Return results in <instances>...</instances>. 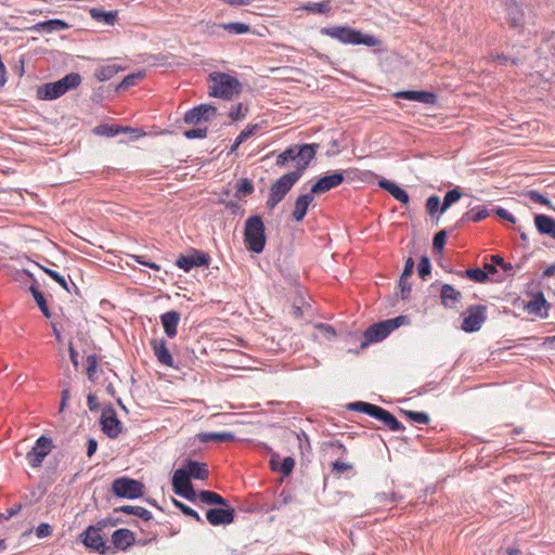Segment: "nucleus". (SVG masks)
Here are the masks:
<instances>
[{
	"mask_svg": "<svg viewBox=\"0 0 555 555\" xmlns=\"http://www.w3.org/2000/svg\"><path fill=\"white\" fill-rule=\"evenodd\" d=\"M209 80V95L211 96L231 100L238 96L242 92V83L235 77L228 74L218 72L211 73Z\"/></svg>",
	"mask_w": 555,
	"mask_h": 555,
	"instance_id": "f257e3e1",
	"label": "nucleus"
},
{
	"mask_svg": "<svg viewBox=\"0 0 555 555\" xmlns=\"http://www.w3.org/2000/svg\"><path fill=\"white\" fill-rule=\"evenodd\" d=\"M323 35L335 38L343 43L364 44L367 47H377L380 41L372 35H364L359 30L345 26L325 27L321 29Z\"/></svg>",
	"mask_w": 555,
	"mask_h": 555,
	"instance_id": "f03ea898",
	"label": "nucleus"
},
{
	"mask_svg": "<svg viewBox=\"0 0 555 555\" xmlns=\"http://www.w3.org/2000/svg\"><path fill=\"white\" fill-rule=\"evenodd\" d=\"M81 81L79 74L72 73L66 75L64 78L42 85L37 90V95L42 100H54L63 95L69 89L76 88Z\"/></svg>",
	"mask_w": 555,
	"mask_h": 555,
	"instance_id": "7ed1b4c3",
	"label": "nucleus"
},
{
	"mask_svg": "<svg viewBox=\"0 0 555 555\" xmlns=\"http://www.w3.org/2000/svg\"><path fill=\"white\" fill-rule=\"evenodd\" d=\"M245 243L254 253H261L266 245L264 224L259 216H253L245 223Z\"/></svg>",
	"mask_w": 555,
	"mask_h": 555,
	"instance_id": "20e7f679",
	"label": "nucleus"
},
{
	"mask_svg": "<svg viewBox=\"0 0 555 555\" xmlns=\"http://www.w3.org/2000/svg\"><path fill=\"white\" fill-rule=\"evenodd\" d=\"M300 179V171H292L278 179L270 189L267 207L272 210Z\"/></svg>",
	"mask_w": 555,
	"mask_h": 555,
	"instance_id": "39448f33",
	"label": "nucleus"
},
{
	"mask_svg": "<svg viewBox=\"0 0 555 555\" xmlns=\"http://www.w3.org/2000/svg\"><path fill=\"white\" fill-rule=\"evenodd\" d=\"M408 318L405 315L382 321L370 326L364 333V336L367 341H380L386 338L393 330L405 324Z\"/></svg>",
	"mask_w": 555,
	"mask_h": 555,
	"instance_id": "423d86ee",
	"label": "nucleus"
},
{
	"mask_svg": "<svg viewBox=\"0 0 555 555\" xmlns=\"http://www.w3.org/2000/svg\"><path fill=\"white\" fill-rule=\"evenodd\" d=\"M350 408L364 412L379 421H382L389 429L399 430L402 428L400 422L388 411L366 402H356L350 404Z\"/></svg>",
	"mask_w": 555,
	"mask_h": 555,
	"instance_id": "0eeeda50",
	"label": "nucleus"
},
{
	"mask_svg": "<svg viewBox=\"0 0 555 555\" xmlns=\"http://www.w3.org/2000/svg\"><path fill=\"white\" fill-rule=\"evenodd\" d=\"M112 489L114 494L119 498L135 499L143 495V485L129 478L116 479Z\"/></svg>",
	"mask_w": 555,
	"mask_h": 555,
	"instance_id": "6e6552de",
	"label": "nucleus"
},
{
	"mask_svg": "<svg viewBox=\"0 0 555 555\" xmlns=\"http://www.w3.org/2000/svg\"><path fill=\"white\" fill-rule=\"evenodd\" d=\"M172 488L177 494L182 495L190 501H194L196 499V492L190 481V475L183 468H179L173 473Z\"/></svg>",
	"mask_w": 555,
	"mask_h": 555,
	"instance_id": "1a4fd4ad",
	"label": "nucleus"
},
{
	"mask_svg": "<svg viewBox=\"0 0 555 555\" xmlns=\"http://www.w3.org/2000/svg\"><path fill=\"white\" fill-rule=\"evenodd\" d=\"M105 525L104 521H100L96 526H90L87 530L80 534L81 542L90 550L104 554L106 551L105 542L100 531Z\"/></svg>",
	"mask_w": 555,
	"mask_h": 555,
	"instance_id": "9d476101",
	"label": "nucleus"
},
{
	"mask_svg": "<svg viewBox=\"0 0 555 555\" xmlns=\"http://www.w3.org/2000/svg\"><path fill=\"white\" fill-rule=\"evenodd\" d=\"M53 449L52 440L41 436L36 446L27 453V460L33 467H40L43 459Z\"/></svg>",
	"mask_w": 555,
	"mask_h": 555,
	"instance_id": "9b49d317",
	"label": "nucleus"
},
{
	"mask_svg": "<svg viewBox=\"0 0 555 555\" xmlns=\"http://www.w3.org/2000/svg\"><path fill=\"white\" fill-rule=\"evenodd\" d=\"M486 320L485 306H472L467 309V315L463 320L462 330L465 332L479 331Z\"/></svg>",
	"mask_w": 555,
	"mask_h": 555,
	"instance_id": "f8f14e48",
	"label": "nucleus"
},
{
	"mask_svg": "<svg viewBox=\"0 0 555 555\" xmlns=\"http://www.w3.org/2000/svg\"><path fill=\"white\" fill-rule=\"evenodd\" d=\"M217 114V108L209 104H202L189 111L184 116V121L189 125H196L201 120H209Z\"/></svg>",
	"mask_w": 555,
	"mask_h": 555,
	"instance_id": "ddd939ff",
	"label": "nucleus"
},
{
	"mask_svg": "<svg viewBox=\"0 0 555 555\" xmlns=\"http://www.w3.org/2000/svg\"><path fill=\"white\" fill-rule=\"evenodd\" d=\"M101 423L103 431L111 438H116L121 433V423L113 409H105L102 412Z\"/></svg>",
	"mask_w": 555,
	"mask_h": 555,
	"instance_id": "4468645a",
	"label": "nucleus"
},
{
	"mask_svg": "<svg viewBox=\"0 0 555 555\" xmlns=\"http://www.w3.org/2000/svg\"><path fill=\"white\" fill-rule=\"evenodd\" d=\"M508 22L512 27H522L529 23L530 12L526 14L521 7L514 0L507 2Z\"/></svg>",
	"mask_w": 555,
	"mask_h": 555,
	"instance_id": "2eb2a0df",
	"label": "nucleus"
},
{
	"mask_svg": "<svg viewBox=\"0 0 555 555\" xmlns=\"http://www.w3.org/2000/svg\"><path fill=\"white\" fill-rule=\"evenodd\" d=\"M318 144H304L297 146L298 163L295 171H300V177L302 176L305 169L308 167L309 163L314 158Z\"/></svg>",
	"mask_w": 555,
	"mask_h": 555,
	"instance_id": "dca6fc26",
	"label": "nucleus"
},
{
	"mask_svg": "<svg viewBox=\"0 0 555 555\" xmlns=\"http://www.w3.org/2000/svg\"><path fill=\"white\" fill-rule=\"evenodd\" d=\"M344 181L341 172H335L330 176H325L318 180V182L311 188L312 194H321L338 186Z\"/></svg>",
	"mask_w": 555,
	"mask_h": 555,
	"instance_id": "f3484780",
	"label": "nucleus"
},
{
	"mask_svg": "<svg viewBox=\"0 0 555 555\" xmlns=\"http://www.w3.org/2000/svg\"><path fill=\"white\" fill-rule=\"evenodd\" d=\"M207 520L214 525H229L234 520L233 508H211L206 514Z\"/></svg>",
	"mask_w": 555,
	"mask_h": 555,
	"instance_id": "a211bd4d",
	"label": "nucleus"
},
{
	"mask_svg": "<svg viewBox=\"0 0 555 555\" xmlns=\"http://www.w3.org/2000/svg\"><path fill=\"white\" fill-rule=\"evenodd\" d=\"M397 98L417 101L426 104H434L436 102V95L426 91H401L395 94Z\"/></svg>",
	"mask_w": 555,
	"mask_h": 555,
	"instance_id": "6ab92c4d",
	"label": "nucleus"
},
{
	"mask_svg": "<svg viewBox=\"0 0 555 555\" xmlns=\"http://www.w3.org/2000/svg\"><path fill=\"white\" fill-rule=\"evenodd\" d=\"M112 542L116 548L126 550L133 544L134 535L128 529H118L113 533Z\"/></svg>",
	"mask_w": 555,
	"mask_h": 555,
	"instance_id": "aec40b11",
	"label": "nucleus"
},
{
	"mask_svg": "<svg viewBox=\"0 0 555 555\" xmlns=\"http://www.w3.org/2000/svg\"><path fill=\"white\" fill-rule=\"evenodd\" d=\"M312 201H313L312 193L300 195L296 199L295 207H294V210L292 214L293 218L296 221H301L304 219V217L306 216L307 209H308L309 205L312 203Z\"/></svg>",
	"mask_w": 555,
	"mask_h": 555,
	"instance_id": "412c9836",
	"label": "nucleus"
},
{
	"mask_svg": "<svg viewBox=\"0 0 555 555\" xmlns=\"http://www.w3.org/2000/svg\"><path fill=\"white\" fill-rule=\"evenodd\" d=\"M162 324L165 333L169 337H173L177 334V325L180 321V314L177 311H169L160 317Z\"/></svg>",
	"mask_w": 555,
	"mask_h": 555,
	"instance_id": "4be33fe9",
	"label": "nucleus"
},
{
	"mask_svg": "<svg viewBox=\"0 0 555 555\" xmlns=\"http://www.w3.org/2000/svg\"><path fill=\"white\" fill-rule=\"evenodd\" d=\"M379 186L387 192H389L397 201H399L402 204L409 203V195L408 193L401 189L399 185H397L393 182H390L388 180H380L378 182Z\"/></svg>",
	"mask_w": 555,
	"mask_h": 555,
	"instance_id": "5701e85b",
	"label": "nucleus"
},
{
	"mask_svg": "<svg viewBox=\"0 0 555 555\" xmlns=\"http://www.w3.org/2000/svg\"><path fill=\"white\" fill-rule=\"evenodd\" d=\"M462 297V294L449 284L441 287L440 298L446 307H453Z\"/></svg>",
	"mask_w": 555,
	"mask_h": 555,
	"instance_id": "b1692460",
	"label": "nucleus"
},
{
	"mask_svg": "<svg viewBox=\"0 0 555 555\" xmlns=\"http://www.w3.org/2000/svg\"><path fill=\"white\" fill-rule=\"evenodd\" d=\"M537 229L542 234H547L555 238V220L544 215H537L534 217Z\"/></svg>",
	"mask_w": 555,
	"mask_h": 555,
	"instance_id": "393cba45",
	"label": "nucleus"
},
{
	"mask_svg": "<svg viewBox=\"0 0 555 555\" xmlns=\"http://www.w3.org/2000/svg\"><path fill=\"white\" fill-rule=\"evenodd\" d=\"M154 353L160 363L167 366L173 365V359L169 353L164 340H160L159 343H154Z\"/></svg>",
	"mask_w": 555,
	"mask_h": 555,
	"instance_id": "a878e982",
	"label": "nucleus"
},
{
	"mask_svg": "<svg viewBox=\"0 0 555 555\" xmlns=\"http://www.w3.org/2000/svg\"><path fill=\"white\" fill-rule=\"evenodd\" d=\"M197 438L201 442H210V441H233L234 435L231 433H201L197 435Z\"/></svg>",
	"mask_w": 555,
	"mask_h": 555,
	"instance_id": "bb28decb",
	"label": "nucleus"
},
{
	"mask_svg": "<svg viewBox=\"0 0 555 555\" xmlns=\"http://www.w3.org/2000/svg\"><path fill=\"white\" fill-rule=\"evenodd\" d=\"M67 28L68 25L61 20H50L48 22L38 23L33 27L34 30H44L47 33L59 31Z\"/></svg>",
	"mask_w": 555,
	"mask_h": 555,
	"instance_id": "cd10ccee",
	"label": "nucleus"
},
{
	"mask_svg": "<svg viewBox=\"0 0 555 555\" xmlns=\"http://www.w3.org/2000/svg\"><path fill=\"white\" fill-rule=\"evenodd\" d=\"M188 467H189V470H186V472L190 475V478L193 477V478L199 479V480L207 479L208 469H207L206 464L190 461L188 463Z\"/></svg>",
	"mask_w": 555,
	"mask_h": 555,
	"instance_id": "c85d7f7f",
	"label": "nucleus"
},
{
	"mask_svg": "<svg viewBox=\"0 0 555 555\" xmlns=\"http://www.w3.org/2000/svg\"><path fill=\"white\" fill-rule=\"evenodd\" d=\"M90 15L95 21H103L108 25H114L117 17V11L104 12L100 9L93 8L90 10Z\"/></svg>",
	"mask_w": 555,
	"mask_h": 555,
	"instance_id": "c756f323",
	"label": "nucleus"
},
{
	"mask_svg": "<svg viewBox=\"0 0 555 555\" xmlns=\"http://www.w3.org/2000/svg\"><path fill=\"white\" fill-rule=\"evenodd\" d=\"M276 457L278 455L274 454L273 457L271 459V467L272 469L276 470L278 468L281 469V472L284 474V475H289L295 466V461L293 457L291 456H287L283 460V462L281 463L280 467H279V464L276 462Z\"/></svg>",
	"mask_w": 555,
	"mask_h": 555,
	"instance_id": "7c9ffc66",
	"label": "nucleus"
},
{
	"mask_svg": "<svg viewBox=\"0 0 555 555\" xmlns=\"http://www.w3.org/2000/svg\"><path fill=\"white\" fill-rule=\"evenodd\" d=\"M199 499L207 504H217L222 506H228L227 500H224L219 494L211 491H201L198 494Z\"/></svg>",
	"mask_w": 555,
	"mask_h": 555,
	"instance_id": "2f4dec72",
	"label": "nucleus"
},
{
	"mask_svg": "<svg viewBox=\"0 0 555 555\" xmlns=\"http://www.w3.org/2000/svg\"><path fill=\"white\" fill-rule=\"evenodd\" d=\"M118 511L129 515H135L144 520H150L152 517L151 513L142 506L125 505L121 506Z\"/></svg>",
	"mask_w": 555,
	"mask_h": 555,
	"instance_id": "473e14b6",
	"label": "nucleus"
},
{
	"mask_svg": "<svg viewBox=\"0 0 555 555\" xmlns=\"http://www.w3.org/2000/svg\"><path fill=\"white\" fill-rule=\"evenodd\" d=\"M30 292H31L38 307L40 308L41 312L43 313V315L46 318H50L51 313L48 309L43 294L34 285L30 286Z\"/></svg>",
	"mask_w": 555,
	"mask_h": 555,
	"instance_id": "72a5a7b5",
	"label": "nucleus"
},
{
	"mask_svg": "<svg viewBox=\"0 0 555 555\" xmlns=\"http://www.w3.org/2000/svg\"><path fill=\"white\" fill-rule=\"evenodd\" d=\"M297 145L282 152L276 158L278 166H285L287 162L297 159Z\"/></svg>",
	"mask_w": 555,
	"mask_h": 555,
	"instance_id": "f704fd0d",
	"label": "nucleus"
},
{
	"mask_svg": "<svg viewBox=\"0 0 555 555\" xmlns=\"http://www.w3.org/2000/svg\"><path fill=\"white\" fill-rule=\"evenodd\" d=\"M304 10L314 13H327L331 10L330 1H323L320 3L309 2L302 7Z\"/></svg>",
	"mask_w": 555,
	"mask_h": 555,
	"instance_id": "c9c22d12",
	"label": "nucleus"
},
{
	"mask_svg": "<svg viewBox=\"0 0 555 555\" xmlns=\"http://www.w3.org/2000/svg\"><path fill=\"white\" fill-rule=\"evenodd\" d=\"M462 196V193L457 189H453L449 191L443 199V204L441 207V211H446L448 207H450L453 203L457 202Z\"/></svg>",
	"mask_w": 555,
	"mask_h": 555,
	"instance_id": "e433bc0d",
	"label": "nucleus"
},
{
	"mask_svg": "<svg viewBox=\"0 0 555 555\" xmlns=\"http://www.w3.org/2000/svg\"><path fill=\"white\" fill-rule=\"evenodd\" d=\"M465 275L476 282H485L488 278L487 272L479 268L466 270Z\"/></svg>",
	"mask_w": 555,
	"mask_h": 555,
	"instance_id": "4c0bfd02",
	"label": "nucleus"
},
{
	"mask_svg": "<svg viewBox=\"0 0 555 555\" xmlns=\"http://www.w3.org/2000/svg\"><path fill=\"white\" fill-rule=\"evenodd\" d=\"M247 111L248 108L246 106L238 103L230 111L229 116L232 120H241L245 118Z\"/></svg>",
	"mask_w": 555,
	"mask_h": 555,
	"instance_id": "58836bf2",
	"label": "nucleus"
},
{
	"mask_svg": "<svg viewBox=\"0 0 555 555\" xmlns=\"http://www.w3.org/2000/svg\"><path fill=\"white\" fill-rule=\"evenodd\" d=\"M93 132L98 135L112 137L119 133V129H116L108 125H100L93 129Z\"/></svg>",
	"mask_w": 555,
	"mask_h": 555,
	"instance_id": "ea45409f",
	"label": "nucleus"
},
{
	"mask_svg": "<svg viewBox=\"0 0 555 555\" xmlns=\"http://www.w3.org/2000/svg\"><path fill=\"white\" fill-rule=\"evenodd\" d=\"M545 299L542 294H539L534 297L533 300L529 301L527 305V309L529 312H538L540 311L541 307L545 305Z\"/></svg>",
	"mask_w": 555,
	"mask_h": 555,
	"instance_id": "a19ab883",
	"label": "nucleus"
},
{
	"mask_svg": "<svg viewBox=\"0 0 555 555\" xmlns=\"http://www.w3.org/2000/svg\"><path fill=\"white\" fill-rule=\"evenodd\" d=\"M43 271L57 282L64 289L69 292L67 281L64 276L60 275L56 271L42 267Z\"/></svg>",
	"mask_w": 555,
	"mask_h": 555,
	"instance_id": "79ce46f5",
	"label": "nucleus"
},
{
	"mask_svg": "<svg viewBox=\"0 0 555 555\" xmlns=\"http://www.w3.org/2000/svg\"><path fill=\"white\" fill-rule=\"evenodd\" d=\"M173 501V504L180 508V511L186 515V516H190V517H193L194 519H196L197 521L201 520V517L198 515L197 512H195L193 508L189 507L188 505L177 501V500H172Z\"/></svg>",
	"mask_w": 555,
	"mask_h": 555,
	"instance_id": "37998d69",
	"label": "nucleus"
},
{
	"mask_svg": "<svg viewBox=\"0 0 555 555\" xmlns=\"http://www.w3.org/2000/svg\"><path fill=\"white\" fill-rule=\"evenodd\" d=\"M430 261L427 257H422L417 270L418 275L424 280L427 275L430 274Z\"/></svg>",
	"mask_w": 555,
	"mask_h": 555,
	"instance_id": "c03bdc74",
	"label": "nucleus"
},
{
	"mask_svg": "<svg viewBox=\"0 0 555 555\" xmlns=\"http://www.w3.org/2000/svg\"><path fill=\"white\" fill-rule=\"evenodd\" d=\"M225 30H233L236 34H245L249 31V26L244 23H229L222 26Z\"/></svg>",
	"mask_w": 555,
	"mask_h": 555,
	"instance_id": "a18cd8bd",
	"label": "nucleus"
},
{
	"mask_svg": "<svg viewBox=\"0 0 555 555\" xmlns=\"http://www.w3.org/2000/svg\"><path fill=\"white\" fill-rule=\"evenodd\" d=\"M254 191L251 182L247 179H241L237 182V193L242 195H248Z\"/></svg>",
	"mask_w": 555,
	"mask_h": 555,
	"instance_id": "49530a36",
	"label": "nucleus"
},
{
	"mask_svg": "<svg viewBox=\"0 0 555 555\" xmlns=\"http://www.w3.org/2000/svg\"><path fill=\"white\" fill-rule=\"evenodd\" d=\"M405 414L414 422L420 424H427L429 422V417L426 413L423 412H414L406 411Z\"/></svg>",
	"mask_w": 555,
	"mask_h": 555,
	"instance_id": "de8ad7c7",
	"label": "nucleus"
},
{
	"mask_svg": "<svg viewBox=\"0 0 555 555\" xmlns=\"http://www.w3.org/2000/svg\"><path fill=\"white\" fill-rule=\"evenodd\" d=\"M141 78H142V74L141 73L128 75L120 82V85L118 86V89L129 88L130 86H133L138 79H141Z\"/></svg>",
	"mask_w": 555,
	"mask_h": 555,
	"instance_id": "09e8293b",
	"label": "nucleus"
},
{
	"mask_svg": "<svg viewBox=\"0 0 555 555\" xmlns=\"http://www.w3.org/2000/svg\"><path fill=\"white\" fill-rule=\"evenodd\" d=\"M440 206V198L438 196H430L426 203L427 212L433 216Z\"/></svg>",
	"mask_w": 555,
	"mask_h": 555,
	"instance_id": "8fccbe9b",
	"label": "nucleus"
},
{
	"mask_svg": "<svg viewBox=\"0 0 555 555\" xmlns=\"http://www.w3.org/2000/svg\"><path fill=\"white\" fill-rule=\"evenodd\" d=\"M176 264L185 270V271H189L192 267H194V257H185V256H180L178 259H177V262Z\"/></svg>",
	"mask_w": 555,
	"mask_h": 555,
	"instance_id": "3c124183",
	"label": "nucleus"
},
{
	"mask_svg": "<svg viewBox=\"0 0 555 555\" xmlns=\"http://www.w3.org/2000/svg\"><path fill=\"white\" fill-rule=\"evenodd\" d=\"M446 237H447V233L443 230L436 233V235L434 237V242H433L434 248L441 251L446 244Z\"/></svg>",
	"mask_w": 555,
	"mask_h": 555,
	"instance_id": "603ef678",
	"label": "nucleus"
},
{
	"mask_svg": "<svg viewBox=\"0 0 555 555\" xmlns=\"http://www.w3.org/2000/svg\"><path fill=\"white\" fill-rule=\"evenodd\" d=\"M52 532V527L49 524H40L36 529V535L39 539L48 538Z\"/></svg>",
	"mask_w": 555,
	"mask_h": 555,
	"instance_id": "864d4df0",
	"label": "nucleus"
},
{
	"mask_svg": "<svg viewBox=\"0 0 555 555\" xmlns=\"http://www.w3.org/2000/svg\"><path fill=\"white\" fill-rule=\"evenodd\" d=\"M527 195L534 203H539V204L546 205V206L551 205L550 201L537 191H529L527 193Z\"/></svg>",
	"mask_w": 555,
	"mask_h": 555,
	"instance_id": "5fc2aeb1",
	"label": "nucleus"
},
{
	"mask_svg": "<svg viewBox=\"0 0 555 555\" xmlns=\"http://www.w3.org/2000/svg\"><path fill=\"white\" fill-rule=\"evenodd\" d=\"M87 362H88L87 375H88L89 379H92L93 375L96 372V366H98L95 356H88Z\"/></svg>",
	"mask_w": 555,
	"mask_h": 555,
	"instance_id": "6e6d98bb",
	"label": "nucleus"
},
{
	"mask_svg": "<svg viewBox=\"0 0 555 555\" xmlns=\"http://www.w3.org/2000/svg\"><path fill=\"white\" fill-rule=\"evenodd\" d=\"M207 133L206 128L190 129L184 132L188 139L205 138Z\"/></svg>",
	"mask_w": 555,
	"mask_h": 555,
	"instance_id": "4d7b16f0",
	"label": "nucleus"
},
{
	"mask_svg": "<svg viewBox=\"0 0 555 555\" xmlns=\"http://www.w3.org/2000/svg\"><path fill=\"white\" fill-rule=\"evenodd\" d=\"M257 128V126H248L246 129H244L240 135L236 138V145H240L245 139L250 137L254 133V130Z\"/></svg>",
	"mask_w": 555,
	"mask_h": 555,
	"instance_id": "13d9d810",
	"label": "nucleus"
},
{
	"mask_svg": "<svg viewBox=\"0 0 555 555\" xmlns=\"http://www.w3.org/2000/svg\"><path fill=\"white\" fill-rule=\"evenodd\" d=\"M351 468H352V465H350L348 463H344V462H339V461H336L333 463V470H335L339 474L350 470Z\"/></svg>",
	"mask_w": 555,
	"mask_h": 555,
	"instance_id": "bf43d9fd",
	"label": "nucleus"
},
{
	"mask_svg": "<svg viewBox=\"0 0 555 555\" xmlns=\"http://www.w3.org/2000/svg\"><path fill=\"white\" fill-rule=\"evenodd\" d=\"M413 269H414V261L412 258H408L405 261L403 272H402V278L403 279L410 278L411 274L413 273Z\"/></svg>",
	"mask_w": 555,
	"mask_h": 555,
	"instance_id": "052dcab7",
	"label": "nucleus"
},
{
	"mask_svg": "<svg viewBox=\"0 0 555 555\" xmlns=\"http://www.w3.org/2000/svg\"><path fill=\"white\" fill-rule=\"evenodd\" d=\"M495 214H496L500 218H502V219H504V220H506V221H509V222H512V223H514V222H515V218H514V216H513L512 214H509V212H508L506 209H504V208H498V209L495 210Z\"/></svg>",
	"mask_w": 555,
	"mask_h": 555,
	"instance_id": "680f3d73",
	"label": "nucleus"
},
{
	"mask_svg": "<svg viewBox=\"0 0 555 555\" xmlns=\"http://www.w3.org/2000/svg\"><path fill=\"white\" fill-rule=\"evenodd\" d=\"M492 261L495 264L501 266L503 268V270H505V271H508V270L512 269V264L511 263H506L504 261V259L501 256H499V255L492 256Z\"/></svg>",
	"mask_w": 555,
	"mask_h": 555,
	"instance_id": "e2e57ef3",
	"label": "nucleus"
},
{
	"mask_svg": "<svg viewBox=\"0 0 555 555\" xmlns=\"http://www.w3.org/2000/svg\"><path fill=\"white\" fill-rule=\"evenodd\" d=\"M21 509H22V505L21 504L15 505L14 507L8 509L7 513L2 514L1 518L9 519V518L15 516Z\"/></svg>",
	"mask_w": 555,
	"mask_h": 555,
	"instance_id": "0e129e2a",
	"label": "nucleus"
},
{
	"mask_svg": "<svg viewBox=\"0 0 555 555\" xmlns=\"http://www.w3.org/2000/svg\"><path fill=\"white\" fill-rule=\"evenodd\" d=\"M318 328H320L324 335L327 337V338H332L335 336V331L333 327H331L330 325H325V324H319L318 325Z\"/></svg>",
	"mask_w": 555,
	"mask_h": 555,
	"instance_id": "69168bd1",
	"label": "nucleus"
},
{
	"mask_svg": "<svg viewBox=\"0 0 555 555\" xmlns=\"http://www.w3.org/2000/svg\"><path fill=\"white\" fill-rule=\"evenodd\" d=\"M113 74V69L112 68H103L101 70H99L96 73V77L100 79V80H106L109 78V76Z\"/></svg>",
	"mask_w": 555,
	"mask_h": 555,
	"instance_id": "338daca9",
	"label": "nucleus"
},
{
	"mask_svg": "<svg viewBox=\"0 0 555 555\" xmlns=\"http://www.w3.org/2000/svg\"><path fill=\"white\" fill-rule=\"evenodd\" d=\"M98 449V443L94 439H89L88 441V449H87V455L92 456Z\"/></svg>",
	"mask_w": 555,
	"mask_h": 555,
	"instance_id": "774afa93",
	"label": "nucleus"
}]
</instances>
